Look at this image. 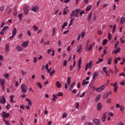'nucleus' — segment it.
Listing matches in <instances>:
<instances>
[{
    "label": "nucleus",
    "instance_id": "6ab92c4d",
    "mask_svg": "<svg viewBox=\"0 0 125 125\" xmlns=\"http://www.w3.org/2000/svg\"><path fill=\"white\" fill-rule=\"evenodd\" d=\"M92 47H93V46H92V44H91L89 45V48H87V46H86V48H85L86 51H87L88 50L90 51V50H91V49H92Z\"/></svg>",
    "mask_w": 125,
    "mask_h": 125
},
{
    "label": "nucleus",
    "instance_id": "c03bdc74",
    "mask_svg": "<svg viewBox=\"0 0 125 125\" xmlns=\"http://www.w3.org/2000/svg\"><path fill=\"white\" fill-rule=\"evenodd\" d=\"M116 28H117V25L114 24V26H113V29L112 31V33L114 34V33H115V30H116Z\"/></svg>",
    "mask_w": 125,
    "mask_h": 125
},
{
    "label": "nucleus",
    "instance_id": "6e6d98bb",
    "mask_svg": "<svg viewBox=\"0 0 125 125\" xmlns=\"http://www.w3.org/2000/svg\"><path fill=\"white\" fill-rule=\"evenodd\" d=\"M27 34L29 36V37L32 36V35L31 34V32L29 30L27 31Z\"/></svg>",
    "mask_w": 125,
    "mask_h": 125
},
{
    "label": "nucleus",
    "instance_id": "473e14b6",
    "mask_svg": "<svg viewBox=\"0 0 125 125\" xmlns=\"http://www.w3.org/2000/svg\"><path fill=\"white\" fill-rule=\"evenodd\" d=\"M125 17H122L121 20V23L123 24L124 22H125Z\"/></svg>",
    "mask_w": 125,
    "mask_h": 125
},
{
    "label": "nucleus",
    "instance_id": "680f3d73",
    "mask_svg": "<svg viewBox=\"0 0 125 125\" xmlns=\"http://www.w3.org/2000/svg\"><path fill=\"white\" fill-rule=\"evenodd\" d=\"M61 43H62L61 41L59 40L58 42V44L59 46H61Z\"/></svg>",
    "mask_w": 125,
    "mask_h": 125
},
{
    "label": "nucleus",
    "instance_id": "393cba45",
    "mask_svg": "<svg viewBox=\"0 0 125 125\" xmlns=\"http://www.w3.org/2000/svg\"><path fill=\"white\" fill-rule=\"evenodd\" d=\"M17 50L18 51H23V48L22 47H20L19 46H17Z\"/></svg>",
    "mask_w": 125,
    "mask_h": 125
},
{
    "label": "nucleus",
    "instance_id": "c756f323",
    "mask_svg": "<svg viewBox=\"0 0 125 125\" xmlns=\"http://www.w3.org/2000/svg\"><path fill=\"white\" fill-rule=\"evenodd\" d=\"M112 62V58H109L108 60L107 64L108 65H111Z\"/></svg>",
    "mask_w": 125,
    "mask_h": 125
},
{
    "label": "nucleus",
    "instance_id": "774afa93",
    "mask_svg": "<svg viewBox=\"0 0 125 125\" xmlns=\"http://www.w3.org/2000/svg\"><path fill=\"white\" fill-rule=\"evenodd\" d=\"M5 124L6 125H10V124H9V122L7 121H6V122H5Z\"/></svg>",
    "mask_w": 125,
    "mask_h": 125
},
{
    "label": "nucleus",
    "instance_id": "3c124183",
    "mask_svg": "<svg viewBox=\"0 0 125 125\" xmlns=\"http://www.w3.org/2000/svg\"><path fill=\"white\" fill-rule=\"evenodd\" d=\"M118 88H119V86H118L114 87V92H117V90H118Z\"/></svg>",
    "mask_w": 125,
    "mask_h": 125
},
{
    "label": "nucleus",
    "instance_id": "20e7f679",
    "mask_svg": "<svg viewBox=\"0 0 125 125\" xmlns=\"http://www.w3.org/2000/svg\"><path fill=\"white\" fill-rule=\"evenodd\" d=\"M92 65V61H90L89 62L86 63L85 67V70L87 71L88 70V68L90 69L91 68V66Z\"/></svg>",
    "mask_w": 125,
    "mask_h": 125
},
{
    "label": "nucleus",
    "instance_id": "423d86ee",
    "mask_svg": "<svg viewBox=\"0 0 125 125\" xmlns=\"http://www.w3.org/2000/svg\"><path fill=\"white\" fill-rule=\"evenodd\" d=\"M82 63V57L80 58V59L78 61V69H77V71L78 72H79V71H80V70L81 69V68H82V67L81 66V64Z\"/></svg>",
    "mask_w": 125,
    "mask_h": 125
},
{
    "label": "nucleus",
    "instance_id": "4468645a",
    "mask_svg": "<svg viewBox=\"0 0 125 125\" xmlns=\"http://www.w3.org/2000/svg\"><path fill=\"white\" fill-rule=\"evenodd\" d=\"M16 34H17V29H16V28H14L13 29L12 35H13V37H15V36H16Z\"/></svg>",
    "mask_w": 125,
    "mask_h": 125
},
{
    "label": "nucleus",
    "instance_id": "7c9ffc66",
    "mask_svg": "<svg viewBox=\"0 0 125 125\" xmlns=\"http://www.w3.org/2000/svg\"><path fill=\"white\" fill-rule=\"evenodd\" d=\"M100 97H101L100 95H98L96 98L95 101L96 102H98V101H99V99H100Z\"/></svg>",
    "mask_w": 125,
    "mask_h": 125
},
{
    "label": "nucleus",
    "instance_id": "f8f14e48",
    "mask_svg": "<svg viewBox=\"0 0 125 125\" xmlns=\"http://www.w3.org/2000/svg\"><path fill=\"white\" fill-rule=\"evenodd\" d=\"M32 11H34V12H38L39 11V7L38 6H34L32 8Z\"/></svg>",
    "mask_w": 125,
    "mask_h": 125
},
{
    "label": "nucleus",
    "instance_id": "a19ab883",
    "mask_svg": "<svg viewBox=\"0 0 125 125\" xmlns=\"http://www.w3.org/2000/svg\"><path fill=\"white\" fill-rule=\"evenodd\" d=\"M85 36V33H84V32H83L81 33V37L82 38V39H83Z\"/></svg>",
    "mask_w": 125,
    "mask_h": 125
},
{
    "label": "nucleus",
    "instance_id": "9b49d317",
    "mask_svg": "<svg viewBox=\"0 0 125 125\" xmlns=\"http://www.w3.org/2000/svg\"><path fill=\"white\" fill-rule=\"evenodd\" d=\"M97 109L98 111L102 110V104L100 103L97 104Z\"/></svg>",
    "mask_w": 125,
    "mask_h": 125
},
{
    "label": "nucleus",
    "instance_id": "ddd939ff",
    "mask_svg": "<svg viewBox=\"0 0 125 125\" xmlns=\"http://www.w3.org/2000/svg\"><path fill=\"white\" fill-rule=\"evenodd\" d=\"M98 77V73L97 72H94L92 76L93 80H95V78H97Z\"/></svg>",
    "mask_w": 125,
    "mask_h": 125
},
{
    "label": "nucleus",
    "instance_id": "58836bf2",
    "mask_svg": "<svg viewBox=\"0 0 125 125\" xmlns=\"http://www.w3.org/2000/svg\"><path fill=\"white\" fill-rule=\"evenodd\" d=\"M108 39L109 41H111V39H112V34L109 33L108 34Z\"/></svg>",
    "mask_w": 125,
    "mask_h": 125
},
{
    "label": "nucleus",
    "instance_id": "9d476101",
    "mask_svg": "<svg viewBox=\"0 0 125 125\" xmlns=\"http://www.w3.org/2000/svg\"><path fill=\"white\" fill-rule=\"evenodd\" d=\"M94 124H95L96 125H100V120L99 119H94L93 120Z\"/></svg>",
    "mask_w": 125,
    "mask_h": 125
},
{
    "label": "nucleus",
    "instance_id": "a878e982",
    "mask_svg": "<svg viewBox=\"0 0 125 125\" xmlns=\"http://www.w3.org/2000/svg\"><path fill=\"white\" fill-rule=\"evenodd\" d=\"M120 43V42L119 41H117L115 43L114 45V48L116 49V48H118V46L119 45Z\"/></svg>",
    "mask_w": 125,
    "mask_h": 125
},
{
    "label": "nucleus",
    "instance_id": "c9c22d12",
    "mask_svg": "<svg viewBox=\"0 0 125 125\" xmlns=\"http://www.w3.org/2000/svg\"><path fill=\"white\" fill-rule=\"evenodd\" d=\"M74 12V13H80V11H81V9H77L76 10H73Z\"/></svg>",
    "mask_w": 125,
    "mask_h": 125
},
{
    "label": "nucleus",
    "instance_id": "603ef678",
    "mask_svg": "<svg viewBox=\"0 0 125 125\" xmlns=\"http://www.w3.org/2000/svg\"><path fill=\"white\" fill-rule=\"evenodd\" d=\"M117 82H115V83H111V85H112V86H113L114 87H116V86H118V85H117Z\"/></svg>",
    "mask_w": 125,
    "mask_h": 125
},
{
    "label": "nucleus",
    "instance_id": "de8ad7c7",
    "mask_svg": "<svg viewBox=\"0 0 125 125\" xmlns=\"http://www.w3.org/2000/svg\"><path fill=\"white\" fill-rule=\"evenodd\" d=\"M37 61H38V58L37 57H35L34 58L33 62H34V63H37Z\"/></svg>",
    "mask_w": 125,
    "mask_h": 125
},
{
    "label": "nucleus",
    "instance_id": "338daca9",
    "mask_svg": "<svg viewBox=\"0 0 125 125\" xmlns=\"http://www.w3.org/2000/svg\"><path fill=\"white\" fill-rule=\"evenodd\" d=\"M22 75H26V72H25V71L21 70Z\"/></svg>",
    "mask_w": 125,
    "mask_h": 125
},
{
    "label": "nucleus",
    "instance_id": "f03ea898",
    "mask_svg": "<svg viewBox=\"0 0 125 125\" xmlns=\"http://www.w3.org/2000/svg\"><path fill=\"white\" fill-rule=\"evenodd\" d=\"M1 116L4 119H6V118H8L10 114L9 113H6V112L3 111L1 114Z\"/></svg>",
    "mask_w": 125,
    "mask_h": 125
},
{
    "label": "nucleus",
    "instance_id": "13d9d810",
    "mask_svg": "<svg viewBox=\"0 0 125 125\" xmlns=\"http://www.w3.org/2000/svg\"><path fill=\"white\" fill-rule=\"evenodd\" d=\"M9 77V74H8V73L5 74L4 75V78H5V79H7V78H8Z\"/></svg>",
    "mask_w": 125,
    "mask_h": 125
},
{
    "label": "nucleus",
    "instance_id": "a211bd4d",
    "mask_svg": "<svg viewBox=\"0 0 125 125\" xmlns=\"http://www.w3.org/2000/svg\"><path fill=\"white\" fill-rule=\"evenodd\" d=\"M107 116V112H105L104 115H103V117L102 119V122H105V121H106V117Z\"/></svg>",
    "mask_w": 125,
    "mask_h": 125
},
{
    "label": "nucleus",
    "instance_id": "aec40b11",
    "mask_svg": "<svg viewBox=\"0 0 125 125\" xmlns=\"http://www.w3.org/2000/svg\"><path fill=\"white\" fill-rule=\"evenodd\" d=\"M29 44V41H26L22 43V46L23 47H27Z\"/></svg>",
    "mask_w": 125,
    "mask_h": 125
},
{
    "label": "nucleus",
    "instance_id": "f257e3e1",
    "mask_svg": "<svg viewBox=\"0 0 125 125\" xmlns=\"http://www.w3.org/2000/svg\"><path fill=\"white\" fill-rule=\"evenodd\" d=\"M21 90L22 92H23V93H26V92H27V91L28 90V88H27V86L25 85V84H21Z\"/></svg>",
    "mask_w": 125,
    "mask_h": 125
},
{
    "label": "nucleus",
    "instance_id": "ea45409f",
    "mask_svg": "<svg viewBox=\"0 0 125 125\" xmlns=\"http://www.w3.org/2000/svg\"><path fill=\"white\" fill-rule=\"evenodd\" d=\"M67 9H68V8L66 7L64 8V9L63 10V14H67Z\"/></svg>",
    "mask_w": 125,
    "mask_h": 125
},
{
    "label": "nucleus",
    "instance_id": "052dcab7",
    "mask_svg": "<svg viewBox=\"0 0 125 125\" xmlns=\"http://www.w3.org/2000/svg\"><path fill=\"white\" fill-rule=\"evenodd\" d=\"M120 84L121 85H125V81H124V80H123V82H120Z\"/></svg>",
    "mask_w": 125,
    "mask_h": 125
},
{
    "label": "nucleus",
    "instance_id": "b1692460",
    "mask_svg": "<svg viewBox=\"0 0 125 125\" xmlns=\"http://www.w3.org/2000/svg\"><path fill=\"white\" fill-rule=\"evenodd\" d=\"M6 52H8L9 51V45L8 44H5Z\"/></svg>",
    "mask_w": 125,
    "mask_h": 125
},
{
    "label": "nucleus",
    "instance_id": "0e129e2a",
    "mask_svg": "<svg viewBox=\"0 0 125 125\" xmlns=\"http://www.w3.org/2000/svg\"><path fill=\"white\" fill-rule=\"evenodd\" d=\"M120 111H124V108L123 107V106H120Z\"/></svg>",
    "mask_w": 125,
    "mask_h": 125
},
{
    "label": "nucleus",
    "instance_id": "4c0bfd02",
    "mask_svg": "<svg viewBox=\"0 0 125 125\" xmlns=\"http://www.w3.org/2000/svg\"><path fill=\"white\" fill-rule=\"evenodd\" d=\"M37 85L39 86V87L40 88V89H42V84L41 83L38 82L37 83Z\"/></svg>",
    "mask_w": 125,
    "mask_h": 125
},
{
    "label": "nucleus",
    "instance_id": "c85d7f7f",
    "mask_svg": "<svg viewBox=\"0 0 125 125\" xmlns=\"http://www.w3.org/2000/svg\"><path fill=\"white\" fill-rule=\"evenodd\" d=\"M124 38H125V36H123L120 38V41L122 42V43H125V40H124Z\"/></svg>",
    "mask_w": 125,
    "mask_h": 125
},
{
    "label": "nucleus",
    "instance_id": "e2e57ef3",
    "mask_svg": "<svg viewBox=\"0 0 125 125\" xmlns=\"http://www.w3.org/2000/svg\"><path fill=\"white\" fill-rule=\"evenodd\" d=\"M5 22L2 21L0 27H1V28H2V27H3V26H4V24H5Z\"/></svg>",
    "mask_w": 125,
    "mask_h": 125
},
{
    "label": "nucleus",
    "instance_id": "f3484780",
    "mask_svg": "<svg viewBox=\"0 0 125 125\" xmlns=\"http://www.w3.org/2000/svg\"><path fill=\"white\" fill-rule=\"evenodd\" d=\"M75 84H76V82H73L69 86V90H72L74 87L75 86Z\"/></svg>",
    "mask_w": 125,
    "mask_h": 125
},
{
    "label": "nucleus",
    "instance_id": "cd10ccee",
    "mask_svg": "<svg viewBox=\"0 0 125 125\" xmlns=\"http://www.w3.org/2000/svg\"><path fill=\"white\" fill-rule=\"evenodd\" d=\"M70 83H71V77H67V84H68V85H70Z\"/></svg>",
    "mask_w": 125,
    "mask_h": 125
},
{
    "label": "nucleus",
    "instance_id": "72a5a7b5",
    "mask_svg": "<svg viewBox=\"0 0 125 125\" xmlns=\"http://www.w3.org/2000/svg\"><path fill=\"white\" fill-rule=\"evenodd\" d=\"M107 42H108V40H107V39L104 40L103 45H105V44H107Z\"/></svg>",
    "mask_w": 125,
    "mask_h": 125
},
{
    "label": "nucleus",
    "instance_id": "f704fd0d",
    "mask_svg": "<svg viewBox=\"0 0 125 125\" xmlns=\"http://www.w3.org/2000/svg\"><path fill=\"white\" fill-rule=\"evenodd\" d=\"M100 62H103V59L99 58L98 61L96 62V64H99Z\"/></svg>",
    "mask_w": 125,
    "mask_h": 125
},
{
    "label": "nucleus",
    "instance_id": "4be33fe9",
    "mask_svg": "<svg viewBox=\"0 0 125 125\" xmlns=\"http://www.w3.org/2000/svg\"><path fill=\"white\" fill-rule=\"evenodd\" d=\"M91 17H92V12L90 13L88 16V21H90L91 20Z\"/></svg>",
    "mask_w": 125,
    "mask_h": 125
},
{
    "label": "nucleus",
    "instance_id": "1a4fd4ad",
    "mask_svg": "<svg viewBox=\"0 0 125 125\" xmlns=\"http://www.w3.org/2000/svg\"><path fill=\"white\" fill-rule=\"evenodd\" d=\"M0 102L1 104H2V103L3 104H5L6 101L5 100V99L4 98V96L3 95L2 98H0Z\"/></svg>",
    "mask_w": 125,
    "mask_h": 125
},
{
    "label": "nucleus",
    "instance_id": "dca6fc26",
    "mask_svg": "<svg viewBox=\"0 0 125 125\" xmlns=\"http://www.w3.org/2000/svg\"><path fill=\"white\" fill-rule=\"evenodd\" d=\"M88 83H89V82L86 81L85 79H84L82 83V86H84L85 84H88Z\"/></svg>",
    "mask_w": 125,
    "mask_h": 125
},
{
    "label": "nucleus",
    "instance_id": "8fccbe9b",
    "mask_svg": "<svg viewBox=\"0 0 125 125\" xmlns=\"http://www.w3.org/2000/svg\"><path fill=\"white\" fill-rule=\"evenodd\" d=\"M33 28L35 31H38L39 30V28L35 25L33 26Z\"/></svg>",
    "mask_w": 125,
    "mask_h": 125
},
{
    "label": "nucleus",
    "instance_id": "7ed1b4c3",
    "mask_svg": "<svg viewBox=\"0 0 125 125\" xmlns=\"http://www.w3.org/2000/svg\"><path fill=\"white\" fill-rule=\"evenodd\" d=\"M104 88H105V85L104 84L100 87H98L96 88V91L97 92H102L103 90H104Z\"/></svg>",
    "mask_w": 125,
    "mask_h": 125
},
{
    "label": "nucleus",
    "instance_id": "6e6552de",
    "mask_svg": "<svg viewBox=\"0 0 125 125\" xmlns=\"http://www.w3.org/2000/svg\"><path fill=\"white\" fill-rule=\"evenodd\" d=\"M121 51V48L120 47H118L116 48V50H113L112 51V53H115V54H117Z\"/></svg>",
    "mask_w": 125,
    "mask_h": 125
},
{
    "label": "nucleus",
    "instance_id": "0eeeda50",
    "mask_svg": "<svg viewBox=\"0 0 125 125\" xmlns=\"http://www.w3.org/2000/svg\"><path fill=\"white\" fill-rule=\"evenodd\" d=\"M29 10H30V6H25L24 9V14H27V13H28V12H29Z\"/></svg>",
    "mask_w": 125,
    "mask_h": 125
},
{
    "label": "nucleus",
    "instance_id": "a18cd8bd",
    "mask_svg": "<svg viewBox=\"0 0 125 125\" xmlns=\"http://www.w3.org/2000/svg\"><path fill=\"white\" fill-rule=\"evenodd\" d=\"M67 116H68V114L66 113H64L62 116L63 119H64V118H67Z\"/></svg>",
    "mask_w": 125,
    "mask_h": 125
},
{
    "label": "nucleus",
    "instance_id": "2f4dec72",
    "mask_svg": "<svg viewBox=\"0 0 125 125\" xmlns=\"http://www.w3.org/2000/svg\"><path fill=\"white\" fill-rule=\"evenodd\" d=\"M108 96H109V93L107 92L106 93L104 96V99H107V98L108 97Z\"/></svg>",
    "mask_w": 125,
    "mask_h": 125
},
{
    "label": "nucleus",
    "instance_id": "39448f33",
    "mask_svg": "<svg viewBox=\"0 0 125 125\" xmlns=\"http://www.w3.org/2000/svg\"><path fill=\"white\" fill-rule=\"evenodd\" d=\"M8 29H9V26H5L3 28V29L1 30V32H0V35H4V32L6 31Z\"/></svg>",
    "mask_w": 125,
    "mask_h": 125
},
{
    "label": "nucleus",
    "instance_id": "5fc2aeb1",
    "mask_svg": "<svg viewBox=\"0 0 125 125\" xmlns=\"http://www.w3.org/2000/svg\"><path fill=\"white\" fill-rule=\"evenodd\" d=\"M22 15H23L22 14H20L19 15V17L20 20L21 21H22Z\"/></svg>",
    "mask_w": 125,
    "mask_h": 125
},
{
    "label": "nucleus",
    "instance_id": "79ce46f5",
    "mask_svg": "<svg viewBox=\"0 0 125 125\" xmlns=\"http://www.w3.org/2000/svg\"><path fill=\"white\" fill-rule=\"evenodd\" d=\"M0 83H1V85H4V81L2 79H0Z\"/></svg>",
    "mask_w": 125,
    "mask_h": 125
},
{
    "label": "nucleus",
    "instance_id": "49530a36",
    "mask_svg": "<svg viewBox=\"0 0 125 125\" xmlns=\"http://www.w3.org/2000/svg\"><path fill=\"white\" fill-rule=\"evenodd\" d=\"M75 12L74 11H72V14L70 15V18H72V17H74L75 16Z\"/></svg>",
    "mask_w": 125,
    "mask_h": 125
},
{
    "label": "nucleus",
    "instance_id": "09e8293b",
    "mask_svg": "<svg viewBox=\"0 0 125 125\" xmlns=\"http://www.w3.org/2000/svg\"><path fill=\"white\" fill-rule=\"evenodd\" d=\"M54 73H55V70H53L51 72H50V76H52Z\"/></svg>",
    "mask_w": 125,
    "mask_h": 125
},
{
    "label": "nucleus",
    "instance_id": "864d4df0",
    "mask_svg": "<svg viewBox=\"0 0 125 125\" xmlns=\"http://www.w3.org/2000/svg\"><path fill=\"white\" fill-rule=\"evenodd\" d=\"M63 66H67V60H65L63 61Z\"/></svg>",
    "mask_w": 125,
    "mask_h": 125
},
{
    "label": "nucleus",
    "instance_id": "37998d69",
    "mask_svg": "<svg viewBox=\"0 0 125 125\" xmlns=\"http://www.w3.org/2000/svg\"><path fill=\"white\" fill-rule=\"evenodd\" d=\"M0 11H1V12H3L4 11V6H1L0 8Z\"/></svg>",
    "mask_w": 125,
    "mask_h": 125
},
{
    "label": "nucleus",
    "instance_id": "69168bd1",
    "mask_svg": "<svg viewBox=\"0 0 125 125\" xmlns=\"http://www.w3.org/2000/svg\"><path fill=\"white\" fill-rule=\"evenodd\" d=\"M55 28H54L53 30V32H52V34H53V36H54V35H55Z\"/></svg>",
    "mask_w": 125,
    "mask_h": 125
},
{
    "label": "nucleus",
    "instance_id": "4d7b16f0",
    "mask_svg": "<svg viewBox=\"0 0 125 125\" xmlns=\"http://www.w3.org/2000/svg\"><path fill=\"white\" fill-rule=\"evenodd\" d=\"M57 96H63V93L62 92H59L58 95H57Z\"/></svg>",
    "mask_w": 125,
    "mask_h": 125
},
{
    "label": "nucleus",
    "instance_id": "5701e85b",
    "mask_svg": "<svg viewBox=\"0 0 125 125\" xmlns=\"http://www.w3.org/2000/svg\"><path fill=\"white\" fill-rule=\"evenodd\" d=\"M91 8H92V5H88V6L87 7L86 9V11H90V10L91 9Z\"/></svg>",
    "mask_w": 125,
    "mask_h": 125
},
{
    "label": "nucleus",
    "instance_id": "412c9836",
    "mask_svg": "<svg viewBox=\"0 0 125 125\" xmlns=\"http://www.w3.org/2000/svg\"><path fill=\"white\" fill-rule=\"evenodd\" d=\"M56 84L57 87H58V88H60L62 86L61 83H60V82H59V81L56 82Z\"/></svg>",
    "mask_w": 125,
    "mask_h": 125
},
{
    "label": "nucleus",
    "instance_id": "e433bc0d",
    "mask_svg": "<svg viewBox=\"0 0 125 125\" xmlns=\"http://www.w3.org/2000/svg\"><path fill=\"white\" fill-rule=\"evenodd\" d=\"M68 25V22H64L63 23V24L62 26V29H64L65 27H67V25Z\"/></svg>",
    "mask_w": 125,
    "mask_h": 125
},
{
    "label": "nucleus",
    "instance_id": "bf43d9fd",
    "mask_svg": "<svg viewBox=\"0 0 125 125\" xmlns=\"http://www.w3.org/2000/svg\"><path fill=\"white\" fill-rule=\"evenodd\" d=\"M120 77H121V76H123V77H125V73L124 72H122L119 74Z\"/></svg>",
    "mask_w": 125,
    "mask_h": 125
},
{
    "label": "nucleus",
    "instance_id": "2eb2a0df",
    "mask_svg": "<svg viewBox=\"0 0 125 125\" xmlns=\"http://www.w3.org/2000/svg\"><path fill=\"white\" fill-rule=\"evenodd\" d=\"M57 94H53V98L51 99L52 101H56V99H58Z\"/></svg>",
    "mask_w": 125,
    "mask_h": 125
},
{
    "label": "nucleus",
    "instance_id": "bb28decb",
    "mask_svg": "<svg viewBox=\"0 0 125 125\" xmlns=\"http://www.w3.org/2000/svg\"><path fill=\"white\" fill-rule=\"evenodd\" d=\"M103 70L104 71V73H105V74H107V73H108V70H107V67L106 66L103 67Z\"/></svg>",
    "mask_w": 125,
    "mask_h": 125
}]
</instances>
